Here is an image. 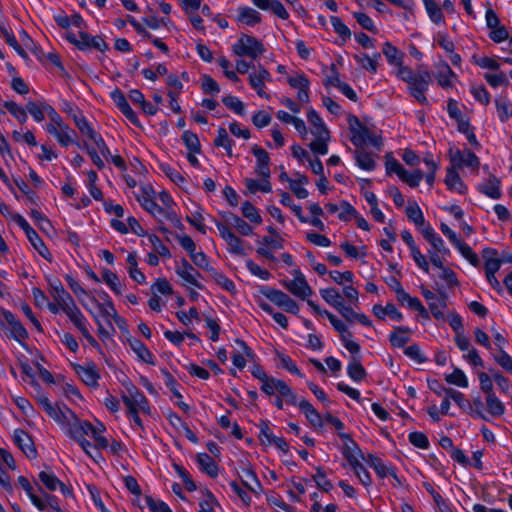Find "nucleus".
I'll use <instances>...</instances> for the list:
<instances>
[{"instance_id":"f257e3e1","label":"nucleus","mask_w":512,"mask_h":512,"mask_svg":"<svg viewBox=\"0 0 512 512\" xmlns=\"http://www.w3.org/2000/svg\"><path fill=\"white\" fill-rule=\"evenodd\" d=\"M263 44L255 37L242 34L238 41L233 45V52L238 56H248L256 59L264 53Z\"/></svg>"},{"instance_id":"f03ea898","label":"nucleus","mask_w":512,"mask_h":512,"mask_svg":"<svg viewBox=\"0 0 512 512\" xmlns=\"http://www.w3.org/2000/svg\"><path fill=\"white\" fill-rule=\"evenodd\" d=\"M69 418L65 419L63 425L67 429L68 435L75 441H82L85 436L92 431V424L89 421L80 420L71 409H67Z\"/></svg>"},{"instance_id":"7ed1b4c3","label":"nucleus","mask_w":512,"mask_h":512,"mask_svg":"<svg viewBox=\"0 0 512 512\" xmlns=\"http://www.w3.org/2000/svg\"><path fill=\"white\" fill-rule=\"evenodd\" d=\"M1 313L3 318H0V328L4 329L5 323L9 326V330L5 331L7 337L13 338L19 343L28 338L27 330L11 311L1 309Z\"/></svg>"},{"instance_id":"20e7f679","label":"nucleus","mask_w":512,"mask_h":512,"mask_svg":"<svg viewBox=\"0 0 512 512\" xmlns=\"http://www.w3.org/2000/svg\"><path fill=\"white\" fill-rule=\"evenodd\" d=\"M348 123L352 133L351 142L356 148L363 147L373 133L368 127L362 125L359 118L355 115L350 114L348 116Z\"/></svg>"},{"instance_id":"39448f33","label":"nucleus","mask_w":512,"mask_h":512,"mask_svg":"<svg viewBox=\"0 0 512 512\" xmlns=\"http://www.w3.org/2000/svg\"><path fill=\"white\" fill-rule=\"evenodd\" d=\"M431 82V75L427 70L419 71L416 79L408 86L410 94L421 104L428 102L425 92Z\"/></svg>"},{"instance_id":"423d86ee","label":"nucleus","mask_w":512,"mask_h":512,"mask_svg":"<svg viewBox=\"0 0 512 512\" xmlns=\"http://www.w3.org/2000/svg\"><path fill=\"white\" fill-rule=\"evenodd\" d=\"M281 283L291 294L302 300L307 299L313 293L302 273H299V276L292 280H283Z\"/></svg>"},{"instance_id":"0eeeda50","label":"nucleus","mask_w":512,"mask_h":512,"mask_svg":"<svg viewBox=\"0 0 512 512\" xmlns=\"http://www.w3.org/2000/svg\"><path fill=\"white\" fill-rule=\"evenodd\" d=\"M216 227L219 231L220 236L228 245V250L230 253L235 255H245V250L243 247V241L239 237H237L227 225L221 224V222H216Z\"/></svg>"},{"instance_id":"6e6552de","label":"nucleus","mask_w":512,"mask_h":512,"mask_svg":"<svg viewBox=\"0 0 512 512\" xmlns=\"http://www.w3.org/2000/svg\"><path fill=\"white\" fill-rule=\"evenodd\" d=\"M111 99L118 107V109L123 113V115L135 126L139 127L140 122L136 115V113L132 110L129 103L126 100L124 93L116 88L110 93Z\"/></svg>"},{"instance_id":"1a4fd4ad","label":"nucleus","mask_w":512,"mask_h":512,"mask_svg":"<svg viewBox=\"0 0 512 512\" xmlns=\"http://www.w3.org/2000/svg\"><path fill=\"white\" fill-rule=\"evenodd\" d=\"M73 368L81 380L89 387H97L100 374L96 365L89 362L86 365L74 364Z\"/></svg>"},{"instance_id":"9d476101","label":"nucleus","mask_w":512,"mask_h":512,"mask_svg":"<svg viewBox=\"0 0 512 512\" xmlns=\"http://www.w3.org/2000/svg\"><path fill=\"white\" fill-rule=\"evenodd\" d=\"M36 400H37L38 404L42 406V408L45 410V412L59 424H64L65 419L69 418V416L67 415L68 414L67 409H69L68 407L64 406V410H63L57 405L54 406L50 402L48 397H46L43 394L38 395Z\"/></svg>"},{"instance_id":"9b49d317","label":"nucleus","mask_w":512,"mask_h":512,"mask_svg":"<svg viewBox=\"0 0 512 512\" xmlns=\"http://www.w3.org/2000/svg\"><path fill=\"white\" fill-rule=\"evenodd\" d=\"M121 399L123 403L127 406L128 410L139 408L141 411L145 413L150 412L148 400L138 388L135 389V393L131 392L129 393V395H122Z\"/></svg>"},{"instance_id":"f8f14e48","label":"nucleus","mask_w":512,"mask_h":512,"mask_svg":"<svg viewBox=\"0 0 512 512\" xmlns=\"http://www.w3.org/2000/svg\"><path fill=\"white\" fill-rule=\"evenodd\" d=\"M14 441L17 444V446L21 449V451L28 457V458H35L37 455V451L35 449L33 440L28 433H26L22 429H16L14 431L13 435Z\"/></svg>"},{"instance_id":"ddd939ff","label":"nucleus","mask_w":512,"mask_h":512,"mask_svg":"<svg viewBox=\"0 0 512 512\" xmlns=\"http://www.w3.org/2000/svg\"><path fill=\"white\" fill-rule=\"evenodd\" d=\"M252 152L257 159L255 172L264 179H269L271 172L269 168L270 157L269 154L261 147L254 145Z\"/></svg>"},{"instance_id":"4468645a","label":"nucleus","mask_w":512,"mask_h":512,"mask_svg":"<svg viewBox=\"0 0 512 512\" xmlns=\"http://www.w3.org/2000/svg\"><path fill=\"white\" fill-rule=\"evenodd\" d=\"M222 218L223 222L221 224L227 225L230 230L234 227L243 236H249L253 233L252 226L236 214L230 212L224 213Z\"/></svg>"},{"instance_id":"2eb2a0df","label":"nucleus","mask_w":512,"mask_h":512,"mask_svg":"<svg viewBox=\"0 0 512 512\" xmlns=\"http://www.w3.org/2000/svg\"><path fill=\"white\" fill-rule=\"evenodd\" d=\"M175 271L185 282L199 289L202 288V285L196 279V276H200V274L186 259H182L181 264L176 267Z\"/></svg>"},{"instance_id":"dca6fc26","label":"nucleus","mask_w":512,"mask_h":512,"mask_svg":"<svg viewBox=\"0 0 512 512\" xmlns=\"http://www.w3.org/2000/svg\"><path fill=\"white\" fill-rule=\"evenodd\" d=\"M252 3L259 9L270 11L283 20L289 17L288 12L279 0H252Z\"/></svg>"},{"instance_id":"f3484780","label":"nucleus","mask_w":512,"mask_h":512,"mask_svg":"<svg viewBox=\"0 0 512 512\" xmlns=\"http://www.w3.org/2000/svg\"><path fill=\"white\" fill-rule=\"evenodd\" d=\"M47 131L56 137L58 142L63 146H68L72 143L69 127L63 122L51 123L47 125Z\"/></svg>"},{"instance_id":"a211bd4d","label":"nucleus","mask_w":512,"mask_h":512,"mask_svg":"<svg viewBox=\"0 0 512 512\" xmlns=\"http://www.w3.org/2000/svg\"><path fill=\"white\" fill-rule=\"evenodd\" d=\"M48 281L52 291V296L59 303L61 308L74 301L71 295L64 289L59 279L54 278L49 279Z\"/></svg>"},{"instance_id":"6ab92c4d","label":"nucleus","mask_w":512,"mask_h":512,"mask_svg":"<svg viewBox=\"0 0 512 512\" xmlns=\"http://www.w3.org/2000/svg\"><path fill=\"white\" fill-rule=\"evenodd\" d=\"M299 408L305 414V417L314 427H322L323 421L321 415L316 411L312 404L307 400H301L298 403Z\"/></svg>"},{"instance_id":"aec40b11","label":"nucleus","mask_w":512,"mask_h":512,"mask_svg":"<svg viewBox=\"0 0 512 512\" xmlns=\"http://www.w3.org/2000/svg\"><path fill=\"white\" fill-rule=\"evenodd\" d=\"M347 373L349 377L356 382L364 380L367 376L366 370L361 364L360 358L356 356L351 357L347 366Z\"/></svg>"},{"instance_id":"412c9836","label":"nucleus","mask_w":512,"mask_h":512,"mask_svg":"<svg viewBox=\"0 0 512 512\" xmlns=\"http://www.w3.org/2000/svg\"><path fill=\"white\" fill-rule=\"evenodd\" d=\"M238 17L237 20L246 25L252 26L261 22V15L255 9L243 6L238 8Z\"/></svg>"},{"instance_id":"4be33fe9","label":"nucleus","mask_w":512,"mask_h":512,"mask_svg":"<svg viewBox=\"0 0 512 512\" xmlns=\"http://www.w3.org/2000/svg\"><path fill=\"white\" fill-rule=\"evenodd\" d=\"M355 160L358 166L367 171L375 168L376 162L371 153L367 152L363 147H359L354 152Z\"/></svg>"},{"instance_id":"5701e85b","label":"nucleus","mask_w":512,"mask_h":512,"mask_svg":"<svg viewBox=\"0 0 512 512\" xmlns=\"http://www.w3.org/2000/svg\"><path fill=\"white\" fill-rule=\"evenodd\" d=\"M197 461L200 469L210 477L214 478L218 474V466L213 458L207 453L197 455Z\"/></svg>"},{"instance_id":"b1692460","label":"nucleus","mask_w":512,"mask_h":512,"mask_svg":"<svg viewBox=\"0 0 512 512\" xmlns=\"http://www.w3.org/2000/svg\"><path fill=\"white\" fill-rule=\"evenodd\" d=\"M128 343L131 349L137 354V356L145 363L154 364L153 356L148 348L136 338L128 339Z\"/></svg>"},{"instance_id":"393cba45","label":"nucleus","mask_w":512,"mask_h":512,"mask_svg":"<svg viewBox=\"0 0 512 512\" xmlns=\"http://www.w3.org/2000/svg\"><path fill=\"white\" fill-rule=\"evenodd\" d=\"M307 118H308V121L312 125L311 133L314 136L329 134V131H328L327 127L325 126L322 118L318 115V113L314 109H310L307 112Z\"/></svg>"},{"instance_id":"a878e982","label":"nucleus","mask_w":512,"mask_h":512,"mask_svg":"<svg viewBox=\"0 0 512 512\" xmlns=\"http://www.w3.org/2000/svg\"><path fill=\"white\" fill-rule=\"evenodd\" d=\"M29 242L32 244V246L37 250V252L46 260L50 261L52 260L51 253L47 246L45 245L42 238L38 235V233L33 231H28V235H26Z\"/></svg>"},{"instance_id":"bb28decb","label":"nucleus","mask_w":512,"mask_h":512,"mask_svg":"<svg viewBox=\"0 0 512 512\" xmlns=\"http://www.w3.org/2000/svg\"><path fill=\"white\" fill-rule=\"evenodd\" d=\"M445 184L447 185L448 189L456 190L460 194H463L466 191V186L461 180L459 174L455 171V169H453V167L447 168Z\"/></svg>"},{"instance_id":"cd10ccee","label":"nucleus","mask_w":512,"mask_h":512,"mask_svg":"<svg viewBox=\"0 0 512 512\" xmlns=\"http://www.w3.org/2000/svg\"><path fill=\"white\" fill-rule=\"evenodd\" d=\"M92 302L98 307L101 315L105 318H112L114 322H123V318L120 317L111 300L100 303L95 297L91 298Z\"/></svg>"},{"instance_id":"c85d7f7f","label":"nucleus","mask_w":512,"mask_h":512,"mask_svg":"<svg viewBox=\"0 0 512 512\" xmlns=\"http://www.w3.org/2000/svg\"><path fill=\"white\" fill-rule=\"evenodd\" d=\"M499 184L500 181L495 176H491L487 182L478 186V190L490 198L498 199L501 196Z\"/></svg>"},{"instance_id":"c756f323","label":"nucleus","mask_w":512,"mask_h":512,"mask_svg":"<svg viewBox=\"0 0 512 512\" xmlns=\"http://www.w3.org/2000/svg\"><path fill=\"white\" fill-rule=\"evenodd\" d=\"M321 297L335 309L339 310L344 304L342 295L335 288H326L320 290Z\"/></svg>"},{"instance_id":"7c9ffc66","label":"nucleus","mask_w":512,"mask_h":512,"mask_svg":"<svg viewBox=\"0 0 512 512\" xmlns=\"http://www.w3.org/2000/svg\"><path fill=\"white\" fill-rule=\"evenodd\" d=\"M63 312L69 317V319L73 322V324L80 329V327L85 326V318L81 313L80 309L76 306L75 302L67 304L63 308H61Z\"/></svg>"},{"instance_id":"2f4dec72","label":"nucleus","mask_w":512,"mask_h":512,"mask_svg":"<svg viewBox=\"0 0 512 512\" xmlns=\"http://www.w3.org/2000/svg\"><path fill=\"white\" fill-rule=\"evenodd\" d=\"M494 255L495 252L493 250H483V257L485 259L486 278L492 277V274H495L500 268L501 261L499 259L494 258Z\"/></svg>"},{"instance_id":"473e14b6","label":"nucleus","mask_w":512,"mask_h":512,"mask_svg":"<svg viewBox=\"0 0 512 512\" xmlns=\"http://www.w3.org/2000/svg\"><path fill=\"white\" fill-rule=\"evenodd\" d=\"M18 482H19L20 486L26 491V493L28 494V496H29L30 500L32 501V503L40 511L45 510L46 509V505H45L43 499H41L36 494H34L33 487L31 486V484L28 481V479L26 477H24V476H19Z\"/></svg>"},{"instance_id":"72a5a7b5","label":"nucleus","mask_w":512,"mask_h":512,"mask_svg":"<svg viewBox=\"0 0 512 512\" xmlns=\"http://www.w3.org/2000/svg\"><path fill=\"white\" fill-rule=\"evenodd\" d=\"M423 3L429 18L433 23H444L443 12L435 0H423Z\"/></svg>"},{"instance_id":"f704fd0d","label":"nucleus","mask_w":512,"mask_h":512,"mask_svg":"<svg viewBox=\"0 0 512 512\" xmlns=\"http://www.w3.org/2000/svg\"><path fill=\"white\" fill-rule=\"evenodd\" d=\"M260 292L263 296H265L268 300H270L280 308L289 297L283 291L270 287H263L261 288Z\"/></svg>"},{"instance_id":"c9c22d12","label":"nucleus","mask_w":512,"mask_h":512,"mask_svg":"<svg viewBox=\"0 0 512 512\" xmlns=\"http://www.w3.org/2000/svg\"><path fill=\"white\" fill-rule=\"evenodd\" d=\"M383 54L385 55L387 61L391 65L400 66L402 64L403 53L399 51L394 45L390 42H385L383 45Z\"/></svg>"},{"instance_id":"e433bc0d","label":"nucleus","mask_w":512,"mask_h":512,"mask_svg":"<svg viewBox=\"0 0 512 512\" xmlns=\"http://www.w3.org/2000/svg\"><path fill=\"white\" fill-rule=\"evenodd\" d=\"M411 332L408 327H397L393 333L390 334L389 340L394 347H403L409 342L408 334Z\"/></svg>"},{"instance_id":"4c0bfd02","label":"nucleus","mask_w":512,"mask_h":512,"mask_svg":"<svg viewBox=\"0 0 512 512\" xmlns=\"http://www.w3.org/2000/svg\"><path fill=\"white\" fill-rule=\"evenodd\" d=\"M455 77V73L446 62H442L438 66L437 80L441 87H450L452 85L451 78Z\"/></svg>"},{"instance_id":"58836bf2","label":"nucleus","mask_w":512,"mask_h":512,"mask_svg":"<svg viewBox=\"0 0 512 512\" xmlns=\"http://www.w3.org/2000/svg\"><path fill=\"white\" fill-rule=\"evenodd\" d=\"M447 306V296L444 293H441L440 296L432 301L429 302V309L432 315L436 319H443L444 313L442 309H444Z\"/></svg>"},{"instance_id":"ea45409f","label":"nucleus","mask_w":512,"mask_h":512,"mask_svg":"<svg viewBox=\"0 0 512 512\" xmlns=\"http://www.w3.org/2000/svg\"><path fill=\"white\" fill-rule=\"evenodd\" d=\"M182 141L189 151L192 153H200L201 145L198 136L191 131H184Z\"/></svg>"},{"instance_id":"a19ab883","label":"nucleus","mask_w":512,"mask_h":512,"mask_svg":"<svg viewBox=\"0 0 512 512\" xmlns=\"http://www.w3.org/2000/svg\"><path fill=\"white\" fill-rule=\"evenodd\" d=\"M245 186L250 193H255L256 191L268 193L271 191V184L269 180L264 178L262 182H259L252 178H246Z\"/></svg>"},{"instance_id":"79ce46f5","label":"nucleus","mask_w":512,"mask_h":512,"mask_svg":"<svg viewBox=\"0 0 512 512\" xmlns=\"http://www.w3.org/2000/svg\"><path fill=\"white\" fill-rule=\"evenodd\" d=\"M445 380L447 383L456 385L461 388L468 387L467 377L465 376L464 372L459 368H455L451 374L446 375Z\"/></svg>"},{"instance_id":"37998d69","label":"nucleus","mask_w":512,"mask_h":512,"mask_svg":"<svg viewBox=\"0 0 512 512\" xmlns=\"http://www.w3.org/2000/svg\"><path fill=\"white\" fill-rule=\"evenodd\" d=\"M243 216L248 219L250 222L255 224H260L262 222V218L256 209V207L251 204L249 201H245L242 204L241 208Z\"/></svg>"},{"instance_id":"c03bdc74","label":"nucleus","mask_w":512,"mask_h":512,"mask_svg":"<svg viewBox=\"0 0 512 512\" xmlns=\"http://www.w3.org/2000/svg\"><path fill=\"white\" fill-rule=\"evenodd\" d=\"M368 464L375 470L380 478H385L387 475H391L392 469H389L378 457L369 455Z\"/></svg>"},{"instance_id":"a18cd8bd","label":"nucleus","mask_w":512,"mask_h":512,"mask_svg":"<svg viewBox=\"0 0 512 512\" xmlns=\"http://www.w3.org/2000/svg\"><path fill=\"white\" fill-rule=\"evenodd\" d=\"M102 278L105 283L118 295L121 294V283L118 276L108 269L102 271Z\"/></svg>"},{"instance_id":"49530a36","label":"nucleus","mask_w":512,"mask_h":512,"mask_svg":"<svg viewBox=\"0 0 512 512\" xmlns=\"http://www.w3.org/2000/svg\"><path fill=\"white\" fill-rule=\"evenodd\" d=\"M280 384H284V381L269 376L267 380L262 382L260 389L267 395H273L276 392L280 393Z\"/></svg>"},{"instance_id":"de8ad7c7","label":"nucleus","mask_w":512,"mask_h":512,"mask_svg":"<svg viewBox=\"0 0 512 512\" xmlns=\"http://www.w3.org/2000/svg\"><path fill=\"white\" fill-rule=\"evenodd\" d=\"M486 404L488 407V412L492 416H500L504 413V405L494 394L487 395Z\"/></svg>"},{"instance_id":"09e8293b","label":"nucleus","mask_w":512,"mask_h":512,"mask_svg":"<svg viewBox=\"0 0 512 512\" xmlns=\"http://www.w3.org/2000/svg\"><path fill=\"white\" fill-rule=\"evenodd\" d=\"M315 137H316V140L312 141L309 144L310 149L317 154L326 155L328 153L327 142L330 138L329 134L328 135H319V136H315Z\"/></svg>"},{"instance_id":"8fccbe9b","label":"nucleus","mask_w":512,"mask_h":512,"mask_svg":"<svg viewBox=\"0 0 512 512\" xmlns=\"http://www.w3.org/2000/svg\"><path fill=\"white\" fill-rule=\"evenodd\" d=\"M3 106L11 113L20 123H24L27 120V113L24 108L19 106L14 101H6Z\"/></svg>"},{"instance_id":"3c124183","label":"nucleus","mask_w":512,"mask_h":512,"mask_svg":"<svg viewBox=\"0 0 512 512\" xmlns=\"http://www.w3.org/2000/svg\"><path fill=\"white\" fill-rule=\"evenodd\" d=\"M406 215L408 219L413 222L417 227L424 226V216L417 204L409 205L406 208Z\"/></svg>"},{"instance_id":"603ef678","label":"nucleus","mask_w":512,"mask_h":512,"mask_svg":"<svg viewBox=\"0 0 512 512\" xmlns=\"http://www.w3.org/2000/svg\"><path fill=\"white\" fill-rule=\"evenodd\" d=\"M222 102L228 109L234 111L236 114H245L244 104L237 97L228 95L222 98Z\"/></svg>"},{"instance_id":"864d4df0","label":"nucleus","mask_w":512,"mask_h":512,"mask_svg":"<svg viewBox=\"0 0 512 512\" xmlns=\"http://www.w3.org/2000/svg\"><path fill=\"white\" fill-rule=\"evenodd\" d=\"M330 22L333 26L334 31L342 38L345 42L346 39L351 37L350 29L342 22V20L337 16H331Z\"/></svg>"},{"instance_id":"5fc2aeb1","label":"nucleus","mask_w":512,"mask_h":512,"mask_svg":"<svg viewBox=\"0 0 512 512\" xmlns=\"http://www.w3.org/2000/svg\"><path fill=\"white\" fill-rule=\"evenodd\" d=\"M386 172L387 174L395 173L400 178L402 175H405V169L403 166L392 156L391 153L386 155Z\"/></svg>"},{"instance_id":"6e6d98bb","label":"nucleus","mask_w":512,"mask_h":512,"mask_svg":"<svg viewBox=\"0 0 512 512\" xmlns=\"http://www.w3.org/2000/svg\"><path fill=\"white\" fill-rule=\"evenodd\" d=\"M353 17L363 29L372 33H377V28L374 25L373 20L367 14L362 12H354Z\"/></svg>"},{"instance_id":"4d7b16f0","label":"nucleus","mask_w":512,"mask_h":512,"mask_svg":"<svg viewBox=\"0 0 512 512\" xmlns=\"http://www.w3.org/2000/svg\"><path fill=\"white\" fill-rule=\"evenodd\" d=\"M318 488L328 492L332 489V483L327 479L325 471L321 467L316 468V474L313 476Z\"/></svg>"},{"instance_id":"13d9d810","label":"nucleus","mask_w":512,"mask_h":512,"mask_svg":"<svg viewBox=\"0 0 512 512\" xmlns=\"http://www.w3.org/2000/svg\"><path fill=\"white\" fill-rule=\"evenodd\" d=\"M39 479L50 491H55L58 485L61 484V481L54 474L45 471L39 473Z\"/></svg>"},{"instance_id":"bf43d9fd","label":"nucleus","mask_w":512,"mask_h":512,"mask_svg":"<svg viewBox=\"0 0 512 512\" xmlns=\"http://www.w3.org/2000/svg\"><path fill=\"white\" fill-rule=\"evenodd\" d=\"M74 122L77 128L80 130V132L86 136H88L90 139L94 137L97 133L94 131V129L89 125L86 118L82 115H74Z\"/></svg>"},{"instance_id":"052dcab7","label":"nucleus","mask_w":512,"mask_h":512,"mask_svg":"<svg viewBox=\"0 0 512 512\" xmlns=\"http://www.w3.org/2000/svg\"><path fill=\"white\" fill-rule=\"evenodd\" d=\"M201 88L205 94H218L220 92L218 83L209 75L202 76Z\"/></svg>"},{"instance_id":"680f3d73","label":"nucleus","mask_w":512,"mask_h":512,"mask_svg":"<svg viewBox=\"0 0 512 512\" xmlns=\"http://www.w3.org/2000/svg\"><path fill=\"white\" fill-rule=\"evenodd\" d=\"M173 466H174L177 474L181 477V479H182V481L184 483L185 488L188 491L196 490V485L193 482L189 472L184 467H182L181 465H178L176 463Z\"/></svg>"},{"instance_id":"e2e57ef3","label":"nucleus","mask_w":512,"mask_h":512,"mask_svg":"<svg viewBox=\"0 0 512 512\" xmlns=\"http://www.w3.org/2000/svg\"><path fill=\"white\" fill-rule=\"evenodd\" d=\"M408 438L410 443L417 448L428 449L429 447V440L422 432H412L409 434Z\"/></svg>"},{"instance_id":"0e129e2a","label":"nucleus","mask_w":512,"mask_h":512,"mask_svg":"<svg viewBox=\"0 0 512 512\" xmlns=\"http://www.w3.org/2000/svg\"><path fill=\"white\" fill-rule=\"evenodd\" d=\"M162 172L177 186L181 187V185L185 182V178L174 168L169 165H161L160 166Z\"/></svg>"},{"instance_id":"69168bd1","label":"nucleus","mask_w":512,"mask_h":512,"mask_svg":"<svg viewBox=\"0 0 512 512\" xmlns=\"http://www.w3.org/2000/svg\"><path fill=\"white\" fill-rule=\"evenodd\" d=\"M456 247L462 256L466 258L473 266L477 267L479 265L480 261L477 254L474 253L467 244L461 242L460 245H457Z\"/></svg>"},{"instance_id":"338daca9","label":"nucleus","mask_w":512,"mask_h":512,"mask_svg":"<svg viewBox=\"0 0 512 512\" xmlns=\"http://www.w3.org/2000/svg\"><path fill=\"white\" fill-rule=\"evenodd\" d=\"M214 505H218L217 499L209 490H206L205 498L199 503V512H214Z\"/></svg>"},{"instance_id":"774afa93","label":"nucleus","mask_w":512,"mask_h":512,"mask_svg":"<svg viewBox=\"0 0 512 512\" xmlns=\"http://www.w3.org/2000/svg\"><path fill=\"white\" fill-rule=\"evenodd\" d=\"M145 502L152 512H172L169 506L163 501H155L151 496H145Z\"/></svg>"}]
</instances>
